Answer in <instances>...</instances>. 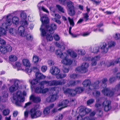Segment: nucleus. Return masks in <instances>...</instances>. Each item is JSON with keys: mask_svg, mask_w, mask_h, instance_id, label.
<instances>
[{"mask_svg": "<svg viewBox=\"0 0 120 120\" xmlns=\"http://www.w3.org/2000/svg\"><path fill=\"white\" fill-rule=\"evenodd\" d=\"M40 15L41 17V21L42 22L41 27L40 28L41 36L44 37L45 35L46 34V32L45 29L42 28L44 26H45V28L48 30L50 34H53L54 32V30L56 29V25L54 24H52L49 26L47 25L49 22V20L47 15H45L42 16L41 13V12L40 13Z\"/></svg>", "mask_w": 120, "mask_h": 120, "instance_id": "f257e3e1", "label": "nucleus"}, {"mask_svg": "<svg viewBox=\"0 0 120 120\" xmlns=\"http://www.w3.org/2000/svg\"><path fill=\"white\" fill-rule=\"evenodd\" d=\"M24 98L22 96V92L20 91H18L16 93H14L11 99L13 103L19 106H22L21 102H24Z\"/></svg>", "mask_w": 120, "mask_h": 120, "instance_id": "f03ea898", "label": "nucleus"}, {"mask_svg": "<svg viewBox=\"0 0 120 120\" xmlns=\"http://www.w3.org/2000/svg\"><path fill=\"white\" fill-rule=\"evenodd\" d=\"M10 14H9L5 17H4L3 18V19H5L6 20V22L2 24V27L0 28V34H1L5 35L7 33L6 31L4 28L7 29L8 26H11L12 24V22L11 19L9 18L10 16Z\"/></svg>", "mask_w": 120, "mask_h": 120, "instance_id": "7ed1b4c3", "label": "nucleus"}, {"mask_svg": "<svg viewBox=\"0 0 120 120\" xmlns=\"http://www.w3.org/2000/svg\"><path fill=\"white\" fill-rule=\"evenodd\" d=\"M58 88L52 87L50 91L52 94L51 95L46 98V101L48 102H52L55 101L58 98L57 94L59 93Z\"/></svg>", "mask_w": 120, "mask_h": 120, "instance_id": "20e7f679", "label": "nucleus"}, {"mask_svg": "<svg viewBox=\"0 0 120 120\" xmlns=\"http://www.w3.org/2000/svg\"><path fill=\"white\" fill-rule=\"evenodd\" d=\"M29 113L32 119L41 116L42 114V112L41 111L37 110L35 108H34L31 109Z\"/></svg>", "mask_w": 120, "mask_h": 120, "instance_id": "39448f33", "label": "nucleus"}, {"mask_svg": "<svg viewBox=\"0 0 120 120\" xmlns=\"http://www.w3.org/2000/svg\"><path fill=\"white\" fill-rule=\"evenodd\" d=\"M89 64L86 63H83L81 67L76 68L75 69V71L80 73H84L88 71L87 68Z\"/></svg>", "mask_w": 120, "mask_h": 120, "instance_id": "423d86ee", "label": "nucleus"}, {"mask_svg": "<svg viewBox=\"0 0 120 120\" xmlns=\"http://www.w3.org/2000/svg\"><path fill=\"white\" fill-rule=\"evenodd\" d=\"M91 111L90 109L86 108L84 110L83 109H81L79 112V115L75 119V120H82L83 116L85 115L86 113H88L89 112Z\"/></svg>", "mask_w": 120, "mask_h": 120, "instance_id": "0eeeda50", "label": "nucleus"}, {"mask_svg": "<svg viewBox=\"0 0 120 120\" xmlns=\"http://www.w3.org/2000/svg\"><path fill=\"white\" fill-rule=\"evenodd\" d=\"M100 82L99 81H97L95 82L93 84V85L89 86L88 88L86 90V92L87 94H89L92 91L93 89H97L99 87Z\"/></svg>", "mask_w": 120, "mask_h": 120, "instance_id": "6e6552de", "label": "nucleus"}, {"mask_svg": "<svg viewBox=\"0 0 120 120\" xmlns=\"http://www.w3.org/2000/svg\"><path fill=\"white\" fill-rule=\"evenodd\" d=\"M66 82V81L64 79L61 80H54L52 81V86L55 85H60L64 84Z\"/></svg>", "mask_w": 120, "mask_h": 120, "instance_id": "1a4fd4ad", "label": "nucleus"}, {"mask_svg": "<svg viewBox=\"0 0 120 120\" xmlns=\"http://www.w3.org/2000/svg\"><path fill=\"white\" fill-rule=\"evenodd\" d=\"M111 102L109 101H105L103 102V107L105 111H108L111 109Z\"/></svg>", "mask_w": 120, "mask_h": 120, "instance_id": "9d476101", "label": "nucleus"}, {"mask_svg": "<svg viewBox=\"0 0 120 120\" xmlns=\"http://www.w3.org/2000/svg\"><path fill=\"white\" fill-rule=\"evenodd\" d=\"M64 93L65 94H68L69 95L73 96L77 94L75 90L66 89L64 90Z\"/></svg>", "mask_w": 120, "mask_h": 120, "instance_id": "9b49d317", "label": "nucleus"}, {"mask_svg": "<svg viewBox=\"0 0 120 120\" xmlns=\"http://www.w3.org/2000/svg\"><path fill=\"white\" fill-rule=\"evenodd\" d=\"M102 92L105 95L109 97L112 96L114 94V93L110 90L109 89L107 88H104L102 90Z\"/></svg>", "mask_w": 120, "mask_h": 120, "instance_id": "f8f14e48", "label": "nucleus"}, {"mask_svg": "<svg viewBox=\"0 0 120 120\" xmlns=\"http://www.w3.org/2000/svg\"><path fill=\"white\" fill-rule=\"evenodd\" d=\"M69 103V101L67 100H64L62 102H60L58 105V107H60L61 106H65L63 108H61L58 109V110L60 111L63 108H65L68 106V104Z\"/></svg>", "mask_w": 120, "mask_h": 120, "instance_id": "ddd939ff", "label": "nucleus"}, {"mask_svg": "<svg viewBox=\"0 0 120 120\" xmlns=\"http://www.w3.org/2000/svg\"><path fill=\"white\" fill-rule=\"evenodd\" d=\"M25 30L24 27L22 26L19 27L18 29V31L19 34L23 37H25L26 34V32H25Z\"/></svg>", "mask_w": 120, "mask_h": 120, "instance_id": "4468645a", "label": "nucleus"}, {"mask_svg": "<svg viewBox=\"0 0 120 120\" xmlns=\"http://www.w3.org/2000/svg\"><path fill=\"white\" fill-rule=\"evenodd\" d=\"M60 70L54 66L52 67L50 69V72L53 75H57L60 72Z\"/></svg>", "mask_w": 120, "mask_h": 120, "instance_id": "2eb2a0df", "label": "nucleus"}, {"mask_svg": "<svg viewBox=\"0 0 120 120\" xmlns=\"http://www.w3.org/2000/svg\"><path fill=\"white\" fill-rule=\"evenodd\" d=\"M50 109L49 107H46L44 109L43 111V114L42 116L43 117H48L49 115L50 112Z\"/></svg>", "mask_w": 120, "mask_h": 120, "instance_id": "dca6fc26", "label": "nucleus"}, {"mask_svg": "<svg viewBox=\"0 0 120 120\" xmlns=\"http://www.w3.org/2000/svg\"><path fill=\"white\" fill-rule=\"evenodd\" d=\"M30 99L34 103H38L41 101V98L35 96L33 95H32L30 97Z\"/></svg>", "mask_w": 120, "mask_h": 120, "instance_id": "f3484780", "label": "nucleus"}, {"mask_svg": "<svg viewBox=\"0 0 120 120\" xmlns=\"http://www.w3.org/2000/svg\"><path fill=\"white\" fill-rule=\"evenodd\" d=\"M97 102L95 105L96 110L98 111L102 109L103 107V102L101 103L99 102V100L98 99L97 100Z\"/></svg>", "mask_w": 120, "mask_h": 120, "instance_id": "a211bd4d", "label": "nucleus"}, {"mask_svg": "<svg viewBox=\"0 0 120 120\" xmlns=\"http://www.w3.org/2000/svg\"><path fill=\"white\" fill-rule=\"evenodd\" d=\"M61 62L62 63L64 64L68 65H70L72 63V61L70 59H68V58L63 59L62 60Z\"/></svg>", "mask_w": 120, "mask_h": 120, "instance_id": "6ab92c4d", "label": "nucleus"}, {"mask_svg": "<svg viewBox=\"0 0 120 120\" xmlns=\"http://www.w3.org/2000/svg\"><path fill=\"white\" fill-rule=\"evenodd\" d=\"M43 2V1H42L40 3L38 4L37 5L38 8L40 11L41 10H42L45 12L49 13V11H48L47 9L43 6H41V3Z\"/></svg>", "mask_w": 120, "mask_h": 120, "instance_id": "aec40b11", "label": "nucleus"}, {"mask_svg": "<svg viewBox=\"0 0 120 120\" xmlns=\"http://www.w3.org/2000/svg\"><path fill=\"white\" fill-rule=\"evenodd\" d=\"M100 58V57L99 56H96L91 58L92 65L94 66L96 65L97 64V61L99 60Z\"/></svg>", "mask_w": 120, "mask_h": 120, "instance_id": "412c9836", "label": "nucleus"}, {"mask_svg": "<svg viewBox=\"0 0 120 120\" xmlns=\"http://www.w3.org/2000/svg\"><path fill=\"white\" fill-rule=\"evenodd\" d=\"M67 53L72 58H75L77 57V55L74 51L71 49H68L67 51Z\"/></svg>", "mask_w": 120, "mask_h": 120, "instance_id": "4be33fe9", "label": "nucleus"}, {"mask_svg": "<svg viewBox=\"0 0 120 120\" xmlns=\"http://www.w3.org/2000/svg\"><path fill=\"white\" fill-rule=\"evenodd\" d=\"M107 44L105 42L103 43L101 49L102 52L105 53H107L108 50V47H107Z\"/></svg>", "mask_w": 120, "mask_h": 120, "instance_id": "5701e85b", "label": "nucleus"}, {"mask_svg": "<svg viewBox=\"0 0 120 120\" xmlns=\"http://www.w3.org/2000/svg\"><path fill=\"white\" fill-rule=\"evenodd\" d=\"M43 88V87L42 86V85L40 84L39 83L38 86L35 89V91L36 93H41L42 88Z\"/></svg>", "mask_w": 120, "mask_h": 120, "instance_id": "b1692460", "label": "nucleus"}, {"mask_svg": "<svg viewBox=\"0 0 120 120\" xmlns=\"http://www.w3.org/2000/svg\"><path fill=\"white\" fill-rule=\"evenodd\" d=\"M52 81H43L40 82V84L42 85V86L44 87V85H46L47 86H52Z\"/></svg>", "mask_w": 120, "mask_h": 120, "instance_id": "393cba45", "label": "nucleus"}, {"mask_svg": "<svg viewBox=\"0 0 120 120\" xmlns=\"http://www.w3.org/2000/svg\"><path fill=\"white\" fill-rule=\"evenodd\" d=\"M36 78L38 80L43 79L45 78V76L41 73L37 72L35 74Z\"/></svg>", "mask_w": 120, "mask_h": 120, "instance_id": "a878e982", "label": "nucleus"}, {"mask_svg": "<svg viewBox=\"0 0 120 120\" xmlns=\"http://www.w3.org/2000/svg\"><path fill=\"white\" fill-rule=\"evenodd\" d=\"M18 88L17 85H13L9 87V90L10 92L12 93L16 91Z\"/></svg>", "mask_w": 120, "mask_h": 120, "instance_id": "bb28decb", "label": "nucleus"}, {"mask_svg": "<svg viewBox=\"0 0 120 120\" xmlns=\"http://www.w3.org/2000/svg\"><path fill=\"white\" fill-rule=\"evenodd\" d=\"M82 84L84 87H86L87 86H89H89L93 85V84L91 85L90 81L89 79H88L85 80L83 82Z\"/></svg>", "mask_w": 120, "mask_h": 120, "instance_id": "cd10ccee", "label": "nucleus"}, {"mask_svg": "<svg viewBox=\"0 0 120 120\" xmlns=\"http://www.w3.org/2000/svg\"><path fill=\"white\" fill-rule=\"evenodd\" d=\"M80 82L79 80L77 81H71L68 83V85L69 86H74L76 85Z\"/></svg>", "mask_w": 120, "mask_h": 120, "instance_id": "c85d7f7f", "label": "nucleus"}, {"mask_svg": "<svg viewBox=\"0 0 120 120\" xmlns=\"http://www.w3.org/2000/svg\"><path fill=\"white\" fill-rule=\"evenodd\" d=\"M67 4L68 8V10L74 8V4L71 1H69L67 2Z\"/></svg>", "mask_w": 120, "mask_h": 120, "instance_id": "c756f323", "label": "nucleus"}, {"mask_svg": "<svg viewBox=\"0 0 120 120\" xmlns=\"http://www.w3.org/2000/svg\"><path fill=\"white\" fill-rule=\"evenodd\" d=\"M12 20L13 23L15 24L16 26L18 25L19 19L18 17L16 16L13 17L12 18Z\"/></svg>", "mask_w": 120, "mask_h": 120, "instance_id": "7c9ffc66", "label": "nucleus"}, {"mask_svg": "<svg viewBox=\"0 0 120 120\" xmlns=\"http://www.w3.org/2000/svg\"><path fill=\"white\" fill-rule=\"evenodd\" d=\"M68 14L71 16L75 15V8L68 10Z\"/></svg>", "mask_w": 120, "mask_h": 120, "instance_id": "2f4dec72", "label": "nucleus"}, {"mask_svg": "<svg viewBox=\"0 0 120 120\" xmlns=\"http://www.w3.org/2000/svg\"><path fill=\"white\" fill-rule=\"evenodd\" d=\"M9 32L11 35H16L17 33V30L12 28L9 29Z\"/></svg>", "mask_w": 120, "mask_h": 120, "instance_id": "473e14b6", "label": "nucleus"}, {"mask_svg": "<svg viewBox=\"0 0 120 120\" xmlns=\"http://www.w3.org/2000/svg\"><path fill=\"white\" fill-rule=\"evenodd\" d=\"M90 50L92 52L97 53L99 51V49L98 47H95L92 48H90Z\"/></svg>", "mask_w": 120, "mask_h": 120, "instance_id": "72a5a7b5", "label": "nucleus"}, {"mask_svg": "<svg viewBox=\"0 0 120 120\" xmlns=\"http://www.w3.org/2000/svg\"><path fill=\"white\" fill-rule=\"evenodd\" d=\"M114 90L115 93L117 94L120 92V82L115 86Z\"/></svg>", "mask_w": 120, "mask_h": 120, "instance_id": "f704fd0d", "label": "nucleus"}, {"mask_svg": "<svg viewBox=\"0 0 120 120\" xmlns=\"http://www.w3.org/2000/svg\"><path fill=\"white\" fill-rule=\"evenodd\" d=\"M9 60L11 61L14 62L17 60V58L16 56L13 55L9 56Z\"/></svg>", "mask_w": 120, "mask_h": 120, "instance_id": "c9c22d12", "label": "nucleus"}, {"mask_svg": "<svg viewBox=\"0 0 120 120\" xmlns=\"http://www.w3.org/2000/svg\"><path fill=\"white\" fill-rule=\"evenodd\" d=\"M32 70V68L30 66V65L26 67L25 69V71L29 75L30 74V73L31 72Z\"/></svg>", "mask_w": 120, "mask_h": 120, "instance_id": "e433bc0d", "label": "nucleus"}, {"mask_svg": "<svg viewBox=\"0 0 120 120\" xmlns=\"http://www.w3.org/2000/svg\"><path fill=\"white\" fill-rule=\"evenodd\" d=\"M33 60L34 63L36 64L38 62L39 60V58L38 56L35 55L33 56Z\"/></svg>", "mask_w": 120, "mask_h": 120, "instance_id": "4c0bfd02", "label": "nucleus"}, {"mask_svg": "<svg viewBox=\"0 0 120 120\" xmlns=\"http://www.w3.org/2000/svg\"><path fill=\"white\" fill-rule=\"evenodd\" d=\"M60 57L63 59H66L68 58V55L66 53L62 52L60 56Z\"/></svg>", "mask_w": 120, "mask_h": 120, "instance_id": "58836bf2", "label": "nucleus"}, {"mask_svg": "<svg viewBox=\"0 0 120 120\" xmlns=\"http://www.w3.org/2000/svg\"><path fill=\"white\" fill-rule=\"evenodd\" d=\"M23 64L26 67L30 65V64L29 60L26 59H24L22 60Z\"/></svg>", "mask_w": 120, "mask_h": 120, "instance_id": "ea45409f", "label": "nucleus"}, {"mask_svg": "<svg viewBox=\"0 0 120 120\" xmlns=\"http://www.w3.org/2000/svg\"><path fill=\"white\" fill-rule=\"evenodd\" d=\"M2 95L3 97L5 99V100L2 101H3L5 102L6 101V100L7 99L8 97V94L7 92L6 91H4L2 93Z\"/></svg>", "mask_w": 120, "mask_h": 120, "instance_id": "a19ab883", "label": "nucleus"}, {"mask_svg": "<svg viewBox=\"0 0 120 120\" xmlns=\"http://www.w3.org/2000/svg\"><path fill=\"white\" fill-rule=\"evenodd\" d=\"M0 51L2 53H4L7 52V50H6V46L5 47L2 46H0Z\"/></svg>", "mask_w": 120, "mask_h": 120, "instance_id": "79ce46f5", "label": "nucleus"}, {"mask_svg": "<svg viewBox=\"0 0 120 120\" xmlns=\"http://www.w3.org/2000/svg\"><path fill=\"white\" fill-rule=\"evenodd\" d=\"M66 74H64L62 73H60L58 74L56 76V78L57 79H61L65 77L66 76Z\"/></svg>", "mask_w": 120, "mask_h": 120, "instance_id": "37998d69", "label": "nucleus"}, {"mask_svg": "<svg viewBox=\"0 0 120 120\" xmlns=\"http://www.w3.org/2000/svg\"><path fill=\"white\" fill-rule=\"evenodd\" d=\"M92 94L96 98L99 97L100 95V92L98 91H95L93 92Z\"/></svg>", "mask_w": 120, "mask_h": 120, "instance_id": "c03bdc74", "label": "nucleus"}, {"mask_svg": "<svg viewBox=\"0 0 120 120\" xmlns=\"http://www.w3.org/2000/svg\"><path fill=\"white\" fill-rule=\"evenodd\" d=\"M84 88L83 87H79L76 88L75 90L76 93L79 94L82 93L84 90Z\"/></svg>", "mask_w": 120, "mask_h": 120, "instance_id": "a18cd8bd", "label": "nucleus"}, {"mask_svg": "<svg viewBox=\"0 0 120 120\" xmlns=\"http://www.w3.org/2000/svg\"><path fill=\"white\" fill-rule=\"evenodd\" d=\"M116 44L115 42L113 41H111L108 43V47L111 48L114 46Z\"/></svg>", "mask_w": 120, "mask_h": 120, "instance_id": "49530a36", "label": "nucleus"}, {"mask_svg": "<svg viewBox=\"0 0 120 120\" xmlns=\"http://www.w3.org/2000/svg\"><path fill=\"white\" fill-rule=\"evenodd\" d=\"M56 7L59 11L63 13H64V11L63 8L61 6L59 5H56Z\"/></svg>", "mask_w": 120, "mask_h": 120, "instance_id": "de8ad7c7", "label": "nucleus"}, {"mask_svg": "<svg viewBox=\"0 0 120 120\" xmlns=\"http://www.w3.org/2000/svg\"><path fill=\"white\" fill-rule=\"evenodd\" d=\"M46 38L47 41H50L52 40L53 37L51 35L47 34L46 36Z\"/></svg>", "mask_w": 120, "mask_h": 120, "instance_id": "09e8293b", "label": "nucleus"}, {"mask_svg": "<svg viewBox=\"0 0 120 120\" xmlns=\"http://www.w3.org/2000/svg\"><path fill=\"white\" fill-rule=\"evenodd\" d=\"M29 81L32 85L36 84L38 82V80L36 78V79H33L31 81H30V80Z\"/></svg>", "mask_w": 120, "mask_h": 120, "instance_id": "8fccbe9b", "label": "nucleus"}, {"mask_svg": "<svg viewBox=\"0 0 120 120\" xmlns=\"http://www.w3.org/2000/svg\"><path fill=\"white\" fill-rule=\"evenodd\" d=\"M88 13H86L83 14V19H84L85 21H87L89 19V16Z\"/></svg>", "mask_w": 120, "mask_h": 120, "instance_id": "3c124183", "label": "nucleus"}, {"mask_svg": "<svg viewBox=\"0 0 120 120\" xmlns=\"http://www.w3.org/2000/svg\"><path fill=\"white\" fill-rule=\"evenodd\" d=\"M10 110L8 109H5L3 112V115L5 116L8 115L9 113Z\"/></svg>", "mask_w": 120, "mask_h": 120, "instance_id": "603ef678", "label": "nucleus"}, {"mask_svg": "<svg viewBox=\"0 0 120 120\" xmlns=\"http://www.w3.org/2000/svg\"><path fill=\"white\" fill-rule=\"evenodd\" d=\"M107 81V80L106 78H104L102 80V86H103V85H104V87H103V88H106V82Z\"/></svg>", "mask_w": 120, "mask_h": 120, "instance_id": "864d4df0", "label": "nucleus"}, {"mask_svg": "<svg viewBox=\"0 0 120 120\" xmlns=\"http://www.w3.org/2000/svg\"><path fill=\"white\" fill-rule=\"evenodd\" d=\"M94 100L93 99H90L88 100L87 102V104L88 105H90L93 103L94 102Z\"/></svg>", "mask_w": 120, "mask_h": 120, "instance_id": "5fc2aeb1", "label": "nucleus"}, {"mask_svg": "<svg viewBox=\"0 0 120 120\" xmlns=\"http://www.w3.org/2000/svg\"><path fill=\"white\" fill-rule=\"evenodd\" d=\"M69 103L70 104V105H75L76 103V101L75 99H72L70 101H69Z\"/></svg>", "mask_w": 120, "mask_h": 120, "instance_id": "6e6d98bb", "label": "nucleus"}, {"mask_svg": "<svg viewBox=\"0 0 120 120\" xmlns=\"http://www.w3.org/2000/svg\"><path fill=\"white\" fill-rule=\"evenodd\" d=\"M7 52H10L12 50L11 47L9 45H6Z\"/></svg>", "mask_w": 120, "mask_h": 120, "instance_id": "4d7b16f0", "label": "nucleus"}, {"mask_svg": "<svg viewBox=\"0 0 120 120\" xmlns=\"http://www.w3.org/2000/svg\"><path fill=\"white\" fill-rule=\"evenodd\" d=\"M68 19L71 25L72 26H73L75 24L73 19H70L69 17H68Z\"/></svg>", "mask_w": 120, "mask_h": 120, "instance_id": "13d9d810", "label": "nucleus"}, {"mask_svg": "<svg viewBox=\"0 0 120 120\" xmlns=\"http://www.w3.org/2000/svg\"><path fill=\"white\" fill-rule=\"evenodd\" d=\"M63 70L64 72L68 73L69 71V70L68 67H67L66 66H63Z\"/></svg>", "mask_w": 120, "mask_h": 120, "instance_id": "bf43d9fd", "label": "nucleus"}, {"mask_svg": "<svg viewBox=\"0 0 120 120\" xmlns=\"http://www.w3.org/2000/svg\"><path fill=\"white\" fill-rule=\"evenodd\" d=\"M114 38L116 40H117L120 39V34L119 33H116L113 36Z\"/></svg>", "mask_w": 120, "mask_h": 120, "instance_id": "052dcab7", "label": "nucleus"}, {"mask_svg": "<svg viewBox=\"0 0 120 120\" xmlns=\"http://www.w3.org/2000/svg\"><path fill=\"white\" fill-rule=\"evenodd\" d=\"M25 37L28 40H31L33 39V37L30 34H27L26 33V36Z\"/></svg>", "mask_w": 120, "mask_h": 120, "instance_id": "680f3d73", "label": "nucleus"}, {"mask_svg": "<svg viewBox=\"0 0 120 120\" xmlns=\"http://www.w3.org/2000/svg\"><path fill=\"white\" fill-rule=\"evenodd\" d=\"M95 119L94 118H93L89 116L85 117L84 118L83 120H95Z\"/></svg>", "mask_w": 120, "mask_h": 120, "instance_id": "e2e57ef3", "label": "nucleus"}, {"mask_svg": "<svg viewBox=\"0 0 120 120\" xmlns=\"http://www.w3.org/2000/svg\"><path fill=\"white\" fill-rule=\"evenodd\" d=\"M72 29V27H70L69 28V33L74 38L76 37H77V35L75 34H73L71 33V30Z\"/></svg>", "mask_w": 120, "mask_h": 120, "instance_id": "0e129e2a", "label": "nucleus"}, {"mask_svg": "<svg viewBox=\"0 0 120 120\" xmlns=\"http://www.w3.org/2000/svg\"><path fill=\"white\" fill-rule=\"evenodd\" d=\"M54 39L56 41H58L60 39V37L57 34H55L54 36Z\"/></svg>", "mask_w": 120, "mask_h": 120, "instance_id": "69168bd1", "label": "nucleus"}, {"mask_svg": "<svg viewBox=\"0 0 120 120\" xmlns=\"http://www.w3.org/2000/svg\"><path fill=\"white\" fill-rule=\"evenodd\" d=\"M21 17L23 19H25L26 18V16L25 14L22 13L20 14Z\"/></svg>", "mask_w": 120, "mask_h": 120, "instance_id": "338daca9", "label": "nucleus"}, {"mask_svg": "<svg viewBox=\"0 0 120 120\" xmlns=\"http://www.w3.org/2000/svg\"><path fill=\"white\" fill-rule=\"evenodd\" d=\"M22 26H23L24 27H26L27 26L28 24L27 21L26 20H25L22 22Z\"/></svg>", "mask_w": 120, "mask_h": 120, "instance_id": "774afa93", "label": "nucleus"}]
</instances>
